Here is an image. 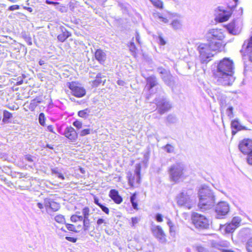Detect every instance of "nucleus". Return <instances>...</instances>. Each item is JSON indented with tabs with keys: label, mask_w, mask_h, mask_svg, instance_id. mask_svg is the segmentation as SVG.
I'll use <instances>...</instances> for the list:
<instances>
[{
	"label": "nucleus",
	"mask_w": 252,
	"mask_h": 252,
	"mask_svg": "<svg viewBox=\"0 0 252 252\" xmlns=\"http://www.w3.org/2000/svg\"><path fill=\"white\" fill-rule=\"evenodd\" d=\"M234 66L232 60L224 58L218 64L214 71V81L218 85L231 86L235 80L233 76Z\"/></svg>",
	"instance_id": "nucleus-1"
},
{
	"label": "nucleus",
	"mask_w": 252,
	"mask_h": 252,
	"mask_svg": "<svg viewBox=\"0 0 252 252\" xmlns=\"http://www.w3.org/2000/svg\"><path fill=\"white\" fill-rule=\"evenodd\" d=\"M220 45L219 43L211 44L208 42L197 44L196 50L201 63H207L211 61L212 57L215 55V52H220L218 50Z\"/></svg>",
	"instance_id": "nucleus-2"
},
{
	"label": "nucleus",
	"mask_w": 252,
	"mask_h": 252,
	"mask_svg": "<svg viewBox=\"0 0 252 252\" xmlns=\"http://www.w3.org/2000/svg\"><path fill=\"white\" fill-rule=\"evenodd\" d=\"M198 207L202 210L212 208L215 203V195L213 190L205 185H203L198 190Z\"/></svg>",
	"instance_id": "nucleus-3"
},
{
	"label": "nucleus",
	"mask_w": 252,
	"mask_h": 252,
	"mask_svg": "<svg viewBox=\"0 0 252 252\" xmlns=\"http://www.w3.org/2000/svg\"><path fill=\"white\" fill-rule=\"evenodd\" d=\"M206 39L209 44H211L216 43H219L220 47H219L218 50L220 51L223 48L225 44L222 41L225 36L223 31L220 29H213L208 31L205 35Z\"/></svg>",
	"instance_id": "nucleus-4"
},
{
	"label": "nucleus",
	"mask_w": 252,
	"mask_h": 252,
	"mask_svg": "<svg viewBox=\"0 0 252 252\" xmlns=\"http://www.w3.org/2000/svg\"><path fill=\"white\" fill-rule=\"evenodd\" d=\"M185 166L180 162H177L170 166L168 169L169 178L171 181L179 183L184 179Z\"/></svg>",
	"instance_id": "nucleus-5"
},
{
	"label": "nucleus",
	"mask_w": 252,
	"mask_h": 252,
	"mask_svg": "<svg viewBox=\"0 0 252 252\" xmlns=\"http://www.w3.org/2000/svg\"><path fill=\"white\" fill-rule=\"evenodd\" d=\"M154 101L157 106L156 109L160 115L167 112L172 107L170 101L163 95L156 97Z\"/></svg>",
	"instance_id": "nucleus-6"
},
{
	"label": "nucleus",
	"mask_w": 252,
	"mask_h": 252,
	"mask_svg": "<svg viewBox=\"0 0 252 252\" xmlns=\"http://www.w3.org/2000/svg\"><path fill=\"white\" fill-rule=\"evenodd\" d=\"M191 190H183L180 192L176 197L178 205L190 209L192 203V200L191 198Z\"/></svg>",
	"instance_id": "nucleus-7"
},
{
	"label": "nucleus",
	"mask_w": 252,
	"mask_h": 252,
	"mask_svg": "<svg viewBox=\"0 0 252 252\" xmlns=\"http://www.w3.org/2000/svg\"><path fill=\"white\" fill-rule=\"evenodd\" d=\"M191 220L195 227L198 229H206L209 228V220L202 215L193 212L191 215Z\"/></svg>",
	"instance_id": "nucleus-8"
},
{
	"label": "nucleus",
	"mask_w": 252,
	"mask_h": 252,
	"mask_svg": "<svg viewBox=\"0 0 252 252\" xmlns=\"http://www.w3.org/2000/svg\"><path fill=\"white\" fill-rule=\"evenodd\" d=\"M157 71L160 74V78L166 85L171 88L174 86L175 84L174 78L169 70L162 67H158Z\"/></svg>",
	"instance_id": "nucleus-9"
},
{
	"label": "nucleus",
	"mask_w": 252,
	"mask_h": 252,
	"mask_svg": "<svg viewBox=\"0 0 252 252\" xmlns=\"http://www.w3.org/2000/svg\"><path fill=\"white\" fill-rule=\"evenodd\" d=\"M230 210L229 204L225 201L219 202L215 207L216 218L223 219L228 214Z\"/></svg>",
	"instance_id": "nucleus-10"
},
{
	"label": "nucleus",
	"mask_w": 252,
	"mask_h": 252,
	"mask_svg": "<svg viewBox=\"0 0 252 252\" xmlns=\"http://www.w3.org/2000/svg\"><path fill=\"white\" fill-rule=\"evenodd\" d=\"M68 88L71 91V94L77 97H82L86 94V90L78 83L75 82L68 83Z\"/></svg>",
	"instance_id": "nucleus-11"
},
{
	"label": "nucleus",
	"mask_w": 252,
	"mask_h": 252,
	"mask_svg": "<svg viewBox=\"0 0 252 252\" xmlns=\"http://www.w3.org/2000/svg\"><path fill=\"white\" fill-rule=\"evenodd\" d=\"M140 171L141 166L139 164L135 166L134 174L132 175L131 173L127 174L128 184L133 186L135 183L139 184L140 182Z\"/></svg>",
	"instance_id": "nucleus-12"
},
{
	"label": "nucleus",
	"mask_w": 252,
	"mask_h": 252,
	"mask_svg": "<svg viewBox=\"0 0 252 252\" xmlns=\"http://www.w3.org/2000/svg\"><path fill=\"white\" fill-rule=\"evenodd\" d=\"M239 149L244 155H248L252 152V140L244 139L239 144Z\"/></svg>",
	"instance_id": "nucleus-13"
},
{
	"label": "nucleus",
	"mask_w": 252,
	"mask_h": 252,
	"mask_svg": "<svg viewBox=\"0 0 252 252\" xmlns=\"http://www.w3.org/2000/svg\"><path fill=\"white\" fill-rule=\"evenodd\" d=\"M154 235L162 243L166 242V236L161 227L159 225H153L151 228Z\"/></svg>",
	"instance_id": "nucleus-14"
},
{
	"label": "nucleus",
	"mask_w": 252,
	"mask_h": 252,
	"mask_svg": "<svg viewBox=\"0 0 252 252\" xmlns=\"http://www.w3.org/2000/svg\"><path fill=\"white\" fill-rule=\"evenodd\" d=\"M63 134L72 142H75L78 138V133L71 126L67 127L64 130Z\"/></svg>",
	"instance_id": "nucleus-15"
},
{
	"label": "nucleus",
	"mask_w": 252,
	"mask_h": 252,
	"mask_svg": "<svg viewBox=\"0 0 252 252\" xmlns=\"http://www.w3.org/2000/svg\"><path fill=\"white\" fill-rule=\"evenodd\" d=\"M44 205L46 208H49L54 212L58 211L61 207L59 203L55 202L53 199L49 198L44 199Z\"/></svg>",
	"instance_id": "nucleus-16"
},
{
	"label": "nucleus",
	"mask_w": 252,
	"mask_h": 252,
	"mask_svg": "<svg viewBox=\"0 0 252 252\" xmlns=\"http://www.w3.org/2000/svg\"><path fill=\"white\" fill-rule=\"evenodd\" d=\"M147 84L145 89L149 92H152V89L158 84V80L156 76L152 75L146 78Z\"/></svg>",
	"instance_id": "nucleus-17"
},
{
	"label": "nucleus",
	"mask_w": 252,
	"mask_h": 252,
	"mask_svg": "<svg viewBox=\"0 0 252 252\" xmlns=\"http://www.w3.org/2000/svg\"><path fill=\"white\" fill-rule=\"evenodd\" d=\"M231 127L232 128V134L234 135L238 131L242 129H247L245 126H243L240 125L238 120L235 119L232 121L231 123Z\"/></svg>",
	"instance_id": "nucleus-18"
},
{
	"label": "nucleus",
	"mask_w": 252,
	"mask_h": 252,
	"mask_svg": "<svg viewBox=\"0 0 252 252\" xmlns=\"http://www.w3.org/2000/svg\"><path fill=\"white\" fill-rule=\"evenodd\" d=\"M109 197L117 204H120L123 198L119 194L118 191L114 189H111L109 194Z\"/></svg>",
	"instance_id": "nucleus-19"
},
{
	"label": "nucleus",
	"mask_w": 252,
	"mask_h": 252,
	"mask_svg": "<svg viewBox=\"0 0 252 252\" xmlns=\"http://www.w3.org/2000/svg\"><path fill=\"white\" fill-rule=\"evenodd\" d=\"M225 27L228 32L232 34H238L241 31L238 28H236L235 21H233L229 24L226 25Z\"/></svg>",
	"instance_id": "nucleus-20"
},
{
	"label": "nucleus",
	"mask_w": 252,
	"mask_h": 252,
	"mask_svg": "<svg viewBox=\"0 0 252 252\" xmlns=\"http://www.w3.org/2000/svg\"><path fill=\"white\" fill-rule=\"evenodd\" d=\"M95 58L100 63H103L106 60V55L105 53L101 49H97L95 52Z\"/></svg>",
	"instance_id": "nucleus-21"
},
{
	"label": "nucleus",
	"mask_w": 252,
	"mask_h": 252,
	"mask_svg": "<svg viewBox=\"0 0 252 252\" xmlns=\"http://www.w3.org/2000/svg\"><path fill=\"white\" fill-rule=\"evenodd\" d=\"M62 33L58 35L57 38L61 42H64L68 37L71 36V33L63 27L61 28Z\"/></svg>",
	"instance_id": "nucleus-22"
},
{
	"label": "nucleus",
	"mask_w": 252,
	"mask_h": 252,
	"mask_svg": "<svg viewBox=\"0 0 252 252\" xmlns=\"http://www.w3.org/2000/svg\"><path fill=\"white\" fill-rule=\"evenodd\" d=\"M42 101V99L40 97H36L34 99H32L30 104L29 109L31 111H34L38 103H40Z\"/></svg>",
	"instance_id": "nucleus-23"
},
{
	"label": "nucleus",
	"mask_w": 252,
	"mask_h": 252,
	"mask_svg": "<svg viewBox=\"0 0 252 252\" xmlns=\"http://www.w3.org/2000/svg\"><path fill=\"white\" fill-rule=\"evenodd\" d=\"M82 221L83 222V229L84 231L89 230L92 227L91 223H92L90 218L83 219Z\"/></svg>",
	"instance_id": "nucleus-24"
},
{
	"label": "nucleus",
	"mask_w": 252,
	"mask_h": 252,
	"mask_svg": "<svg viewBox=\"0 0 252 252\" xmlns=\"http://www.w3.org/2000/svg\"><path fill=\"white\" fill-rule=\"evenodd\" d=\"M51 172L52 174L56 175L59 178H60L63 180L65 179L63 174L61 173L60 170L58 168H54L52 169Z\"/></svg>",
	"instance_id": "nucleus-25"
},
{
	"label": "nucleus",
	"mask_w": 252,
	"mask_h": 252,
	"mask_svg": "<svg viewBox=\"0 0 252 252\" xmlns=\"http://www.w3.org/2000/svg\"><path fill=\"white\" fill-rule=\"evenodd\" d=\"M172 28L174 30H179L182 28V24L179 20H174L171 24Z\"/></svg>",
	"instance_id": "nucleus-26"
},
{
	"label": "nucleus",
	"mask_w": 252,
	"mask_h": 252,
	"mask_svg": "<svg viewBox=\"0 0 252 252\" xmlns=\"http://www.w3.org/2000/svg\"><path fill=\"white\" fill-rule=\"evenodd\" d=\"M90 210L88 207H84L82 211V219H87L89 218L90 215Z\"/></svg>",
	"instance_id": "nucleus-27"
},
{
	"label": "nucleus",
	"mask_w": 252,
	"mask_h": 252,
	"mask_svg": "<svg viewBox=\"0 0 252 252\" xmlns=\"http://www.w3.org/2000/svg\"><path fill=\"white\" fill-rule=\"evenodd\" d=\"M90 112V111L89 109L86 108L84 110L79 111L78 112V115L81 118H86L89 116Z\"/></svg>",
	"instance_id": "nucleus-28"
},
{
	"label": "nucleus",
	"mask_w": 252,
	"mask_h": 252,
	"mask_svg": "<svg viewBox=\"0 0 252 252\" xmlns=\"http://www.w3.org/2000/svg\"><path fill=\"white\" fill-rule=\"evenodd\" d=\"M136 198V195L135 193H134L130 196V202L132 204V207L133 208V209H134L135 210H137L138 209V204H137V203L136 202H135Z\"/></svg>",
	"instance_id": "nucleus-29"
},
{
	"label": "nucleus",
	"mask_w": 252,
	"mask_h": 252,
	"mask_svg": "<svg viewBox=\"0 0 252 252\" xmlns=\"http://www.w3.org/2000/svg\"><path fill=\"white\" fill-rule=\"evenodd\" d=\"M100 73H98L97 74L95 79L93 81V85L95 86H98L100 83H101L103 81L102 80V76Z\"/></svg>",
	"instance_id": "nucleus-30"
},
{
	"label": "nucleus",
	"mask_w": 252,
	"mask_h": 252,
	"mask_svg": "<svg viewBox=\"0 0 252 252\" xmlns=\"http://www.w3.org/2000/svg\"><path fill=\"white\" fill-rule=\"evenodd\" d=\"M156 7L162 9L163 8V2L160 0H149Z\"/></svg>",
	"instance_id": "nucleus-31"
},
{
	"label": "nucleus",
	"mask_w": 252,
	"mask_h": 252,
	"mask_svg": "<svg viewBox=\"0 0 252 252\" xmlns=\"http://www.w3.org/2000/svg\"><path fill=\"white\" fill-rule=\"evenodd\" d=\"M3 116L2 121L4 122H7L12 117V114L6 110L3 111Z\"/></svg>",
	"instance_id": "nucleus-32"
},
{
	"label": "nucleus",
	"mask_w": 252,
	"mask_h": 252,
	"mask_svg": "<svg viewBox=\"0 0 252 252\" xmlns=\"http://www.w3.org/2000/svg\"><path fill=\"white\" fill-rule=\"evenodd\" d=\"M241 221V220L239 217H235L232 219L230 223L233 224L235 227L237 228L239 226Z\"/></svg>",
	"instance_id": "nucleus-33"
},
{
	"label": "nucleus",
	"mask_w": 252,
	"mask_h": 252,
	"mask_svg": "<svg viewBox=\"0 0 252 252\" xmlns=\"http://www.w3.org/2000/svg\"><path fill=\"white\" fill-rule=\"evenodd\" d=\"M236 227L230 223L227 224L225 227V231L226 233H230L233 232L235 229Z\"/></svg>",
	"instance_id": "nucleus-34"
},
{
	"label": "nucleus",
	"mask_w": 252,
	"mask_h": 252,
	"mask_svg": "<svg viewBox=\"0 0 252 252\" xmlns=\"http://www.w3.org/2000/svg\"><path fill=\"white\" fill-rule=\"evenodd\" d=\"M55 220L60 223L63 224L65 223V220L64 216L62 215H58L55 216Z\"/></svg>",
	"instance_id": "nucleus-35"
},
{
	"label": "nucleus",
	"mask_w": 252,
	"mask_h": 252,
	"mask_svg": "<svg viewBox=\"0 0 252 252\" xmlns=\"http://www.w3.org/2000/svg\"><path fill=\"white\" fill-rule=\"evenodd\" d=\"M166 120L168 123L170 124H174L176 122L177 119L176 117L172 114H169L167 116L166 118Z\"/></svg>",
	"instance_id": "nucleus-36"
},
{
	"label": "nucleus",
	"mask_w": 252,
	"mask_h": 252,
	"mask_svg": "<svg viewBox=\"0 0 252 252\" xmlns=\"http://www.w3.org/2000/svg\"><path fill=\"white\" fill-rule=\"evenodd\" d=\"M70 220L72 222H75L78 221H82L83 219L81 216L73 215L71 217Z\"/></svg>",
	"instance_id": "nucleus-37"
},
{
	"label": "nucleus",
	"mask_w": 252,
	"mask_h": 252,
	"mask_svg": "<svg viewBox=\"0 0 252 252\" xmlns=\"http://www.w3.org/2000/svg\"><path fill=\"white\" fill-rule=\"evenodd\" d=\"M233 108L232 106H229L226 111V114L229 119H231L234 117L233 113Z\"/></svg>",
	"instance_id": "nucleus-38"
},
{
	"label": "nucleus",
	"mask_w": 252,
	"mask_h": 252,
	"mask_svg": "<svg viewBox=\"0 0 252 252\" xmlns=\"http://www.w3.org/2000/svg\"><path fill=\"white\" fill-rule=\"evenodd\" d=\"M246 247L248 252H252V238L248 241Z\"/></svg>",
	"instance_id": "nucleus-39"
},
{
	"label": "nucleus",
	"mask_w": 252,
	"mask_h": 252,
	"mask_svg": "<svg viewBox=\"0 0 252 252\" xmlns=\"http://www.w3.org/2000/svg\"><path fill=\"white\" fill-rule=\"evenodd\" d=\"M38 120H39V124L41 126H44L45 125V115H44V113H41L39 114Z\"/></svg>",
	"instance_id": "nucleus-40"
},
{
	"label": "nucleus",
	"mask_w": 252,
	"mask_h": 252,
	"mask_svg": "<svg viewBox=\"0 0 252 252\" xmlns=\"http://www.w3.org/2000/svg\"><path fill=\"white\" fill-rule=\"evenodd\" d=\"M91 129L90 128L84 129L79 132L80 136H84L90 133Z\"/></svg>",
	"instance_id": "nucleus-41"
},
{
	"label": "nucleus",
	"mask_w": 252,
	"mask_h": 252,
	"mask_svg": "<svg viewBox=\"0 0 252 252\" xmlns=\"http://www.w3.org/2000/svg\"><path fill=\"white\" fill-rule=\"evenodd\" d=\"M174 147L170 144H167L164 147L165 150L168 153H171L174 151Z\"/></svg>",
	"instance_id": "nucleus-42"
},
{
	"label": "nucleus",
	"mask_w": 252,
	"mask_h": 252,
	"mask_svg": "<svg viewBox=\"0 0 252 252\" xmlns=\"http://www.w3.org/2000/svg\"><path fill=\"white\" fill-rule=\"evenodd\" d=\"M104 223V224H106V222L105 220L102 218H99L96 221V226L97 228L100 226L102 224Z\"/></svg>",
	"instance_id": "nucleus-43"
},
{
	"label": "nucleus",
	"mask_w": 252,
	"mask_h": 252,
	"mask_svg": "<svg viewBox=\"0 0 252 252\" xmlns=\"http://www.w3.org/2000/svg\"><path fill=\"white\" fill-rule=\"evenodd\" d=\"M73 125L78 129H80L82 127V123L81 122L76 120L73 123Z\"/></svg>",
	"instance_id": "nucleus-44"
},
{
	"label": "nucleus",
	"mask_w": 252,
	"mask_h": 252,
	"mask_svg": "<svg viewBox=\"0 0 252 252\" xmlns=\"http://www.w3.org/2000/svg\"><path fill=\"white\" fill-rule=\"evenodd\" d=\"M129 50L132 53H135L136 52V47L133 41L130 42L129 45Z\"/></svg>",
	"instance_id": "nucleus-45"
},
{
	"label": "nucleus",
	"mask_w": 252,
	"mask_h": 252,
	"mask_svg": "<svg viewBox=\"0 0 252 252\" xmlns=\"http://www.w3.org/2000/svg\"><path fill=\"white\" fill-rule=\"evenodd\" d=\"M158 18L160 22H162L164 23H168V20L166 18L163 17L159 13L158 14Z\"/></svg>",
	"instance_id": "nucleus-46"
},
{
	"label": "nucleus",
	"mask_w": 252,
	"mask_h": 252,
	"mask_svg": "<svg viewBox=\"0 0 252 252\" xmlns=\"http://www.w3.org/2000/svg\"><path fill=\"white\" fill-rule=\"evenodd\" d=\"M158 43L161 45H164L166 44V42L162 37L161 35H159L158 36Z\"/></svg>",
	"instance_id": "nucleus-47"
},
{
	"label": "nucleus",
	"mask_w": 252,
	"mask_h": 252,
	"mask_svg": "<svg viewBox=\"0 0 252 252\" xmlns=\"http://www.w3.org/2000/svg\"><path fill=\"white\" fill-rule=\"evenodd\" d=\"M66 226L68 230L76 232H77L74 225L71 224L66 223Z\"/></svg>",
	"instance_id": "nucleus-48"
},
{
	"label": "nucleus",
	"mask_w": 252,
	"mask_h": 252,
	"mask_svg": "<svg viewBox=\"0 0 252 252\" xmlns=\"http://www.w3.org/2000/svg\"><path fill=\"white\" fill-rule=\"evenodd\" d=\"M99 207L101 208L102 211H103L105 214L107 215L109 214V210L107 207L105 206L103 204H101L99 206Z\"/></svg>",
	"instance_id": "nucleus-49"
},
{
	"label": "nucleus",
	"mask_w": 252,
	"mask_h": 252,
	"mask_svg": "<svg viewBox=\"0 0 252 252\" xmlns=\"http://www.w3.org/2000/svg\"><path fill=\"white\" fill-rule=\"evenodd\" d=\"M247 160L248 164L252 165V152L247 155Z\"/></svg>",
	"instance_id": "nucleus-50"
},
{
	"label": "nucleus",
	"mask_w": 252,
	"mask_h": 252,
	"mask_svg": "<svg viewBox=\"0 0 252 252\" xmlns=\"http://www.w3.org/2000/svg\"><path fill=\"white\" fill-rule=\"evenodd\" d=\"M196 250L198 252H208V250L202 246H197Z\"/></svg>",
	"instance_id": "nucleus-51"
},
{
	"label": "nucleus",
	"mask_w": 252,
	"mask_h": 252,
	"mask_svg": "<svg viewBox=\"0 0 252 252\" xmlns=\"http://www.w3.org/2000/svg\"><path fill=\"white\" fill-rule=\"evenodd\" d=\"M58 9H59L62 12H66L67 11V8L63 6L62 5H59L58 7H57Z\"/></svg>",
	"instance_id": "nucleus-52"
},
{
	"label": "nucleus",
	"mask_w": 252,
	"mask_h": 252,
	"mask_svg": "<svg viewBox=\"0 0 252 252\" xmlns=\"http://www.w3.org/2000/svg\"><path fill=\"white\" fill-rule=\"evenodd\" d=\"M156 220L158 222H162L163 221L162 216L160 214H157L156 216Z\"/></svg>",
	"instance_id": "nucleus-53"
},
{
	"label": "nucleus",
	"mask_w": 252,
	"mask_h": 252,
	"mask_svg": "<svg viewBox=\"0 0 252 252\" xmlns=\"http://www.w3.org/2000/svg\"><path fill=\"white\" fill-rule=\"evenodd\" d=\"M20 8V6L18 5H12L8 7V10L10 11H13L17 10Z\"/></svg>",
	"instance_id": "nucleus-54"
},
{
	"label": "nucleus",
	"mask_w": 252,
	"mask_h": 252,
	"mask_svg": "<svg viewBox=\"0 0 252 252\" xmlns=\"http://www.w3.org/2000/svg\"><path fill=\"white\" fill-rule=\"evenodd\" d=\"M45 3L47 4H53L55 6L58 5L60 4V3L58 2L53 1H50L49 0H46Z\"/></svg>",
	"instance_id": "nucleus-55"
},
{
	"label": "nucleus",
	"mask_w": 252,
	"mask_h": 252,
	"mask_svg": "<svg viewBox=\"0 0 252 252\" xmlns=\"http://www.w3.org/2000/svg\"><path fill=\"white\" fill-rule=\"evenodd\" d=\"M25 159L29 162H33L32 157L30 155H26L24 157Z\"/></svg>",
	"instance_id": "nucleus-56"
},
{
	"label": "nucleus",
	"mask_w": 252,
	"mask_h": 252,
	"mask_svg": "<svg viewBox=\"0 0 252 252\" xmlns=\"http://www.w3.org/2000/svg\"><path fill=\"white\" fill-rule=\"evenodd\" d=\"M247 48L248 52L250 50V48H252V36L250 38V39L248 43Z\"/></svg>",
	"instance_id": "nucleus-57"
},
{
	"label": "nucleus",
	"mask_w": 252,
	"mask_h": 252,
	"mask_svg": "<svg viewBox=\"0 0 252 252\" xmlns=\"http://www.w3.org/2000/svg\"><path fill=\"white\" fill-rule=\"evenodd\" d=\"M65 239L67 240L68 241L75 243L77 241V239L74 237H66Z\"/></svg>",
	"instance_id": "nucleus-58"
},
{
	"label": "nucleus",
	"mask_w": 252,
	"mask_h": 252,
	"mask_svg": "<svg viewBox=\"0 0 252 252\" xmlns=\"http://www.w3.org/2000/svg\"><path fill=\"white\" fill-rule=\"evenodd\" d=\"M132 226H134L135 224L137 223L139 221V219L137 218H131Z\"/></svg>",
	"instance_id": "nucleus-59"
},
{
	"label": "nucleus",
	"mask_w": 252,
	"mask_h": 252,
	"mask_svg": "<svg viewBox=\"0 0 252 252\" xmlns=\"http://www.w3.org/2000/svg\"><path fill=\"white\" fill-rule=\"evenodd\" d=\"M246 53L249 55L250 60L252 62V48H250V50L248 52L247 49L246 51Z\"/></svg>",
	"instance_id": "nucleus-60"
},
{
	"label": "nucleus",
	"mask_w": 252,
	"mask_h": 252,
	"mask_svg": "<svg viewBox=\"0 0 252 252\" xmlns=\"http://www.w3.org/2000/svg\"><path fill=\"white\" fill-rule=\"evenodd\" d=\"M23 83V80L21 77L17 78V82L16 83L17 85H20Z\"/></svg>",
	"instance_id": "nucleus-61"
},
{
	"label": "nucleus",
	"mask_w": 252,
	"mask_h": 252,
	"mask_svg": "<svg viewBox=\"0 0 252 252\" xmlns=\"http://www.w3.org/2000/svg\"><path fill=\"white\" fill-rule=\"evenodd\" d=\"M94 203L99 207L101 204V203L99 202V199L96 197H94Z\"/></svg>",
	"instance_id": "nucleus-62"
},
{
	"label": "nucleus",
	"mask_w": 252,
	"mask_h": 252,
	"mask_svg": "<svg viewBox=\"0 0 252 252\" xmlns=\"http://www.w3.org/2000/svg\"><path fill=\"white\" fill-rule=\"evenodd\" d=\"M135 38H136V41L139 44H140V35H139V33L138 32H137L136 33Z\"/></svg>",
	"instance_id": "nucleus-63"
},
{
	"label": "nucleus",
	"mask_w": 252,
	"mask_h": 252,
	"mask_svg": "<svg viewBox=\"0 0 252 252\" xmlns=\"http://www.w3.org/2000/svg\"><path fill=\"white\" fill-rule=\"evenodd\" d=\"M169 231L171 234V235H173L175 234V226L171 227L169 228Z\"/></svg>",
	"instance_id": "nucleus-64"
}]
</instances>
